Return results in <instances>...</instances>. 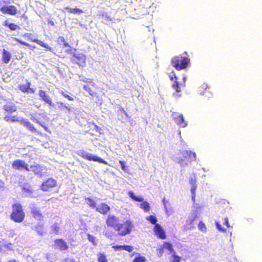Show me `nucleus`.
I'll return each mask as SVG.
<instances>
[{
  "instance_id": "nucleus-26",
  "label": "nucleus",
  "mask_w": 262,
  "mask_h": 262,
  "mask_svg": "<svg viewBox=\"0 0 262 262\" xmlns=\"http://www.w3.org/2000/svg\"><path fill=\"white\" fill-rule=\"evenodd\" d=\"M166 249L170 252H173L172 245L171 243L168 242H164L160 249V252L162 254L163 253V250Z\"/></svg>"
},
{
  "instance_id": "nucleus-53",
  "label": "nucleus",
  "mask_w": 262,
  "mask_h": 262,
  "mask_svg": "<svg viewBox=\"0 0 262 262\" xmlns=\"http://www.w3.org/2000/svg\"><path fill=\"white\" fill-rule=\"evenodd\" d=\"M59 104H60L61 105V108H65L66 109H67L69 111H71V107L69 106H66L62 102H60Z\"/></svg>"
},
{
  "instance_id": "nucleus-64",
  "label": "nucleus",
  "mask_w": 262,
  "mask_h": 262,
  "mask_svg": "<svg viewBox=\"0 0 262 262\" xmlns=\"http://www.w3.org/2000/svg\"><path fill=\"white\" fill-rule=\"evenodd\" d=\"M194 220H195V219H192V221H191V223H192Z\"/></svg>"
},
{
  "instance_id": "nucleus-10",
  "label": "nucleus",
  "mask_w": 262,
  "mask_h": 262,
  "mask_svg": "<svg viewBox=\"0 0 262 262\" xmlns=\"http://www.w3.org/2000/svg\"><path fill=\"white\" fill-rule=\"evenodd\" d=\"M12 167L14 169L20 170L21 169H25L27 171H29L30 169L29 167V165L25 162V161L20 159H16L14 160L12 164Z\"/></svg>"
},
{
  "instance_id": "nucleus-58",
  "label": "nucleus",
  "mask_w": 262,
  "mask_h": 262,
  "mask_svg": "<svg viewBox=\"0 0 262 262\" xmlns=\"http://www.w3.org/2000/svg\"><path fill=\"white\" fill-rule=\"evenodd\" d=\"M4 182L0 180V190L4 188Z\"/></svg>"
},
{
  "instance_id": "nucleus-13",
  "label": "nucleus",
  "mask_w": 262,
  "mask_h": 262,
  "mask_svg": "<svg viewBox=\"0 0 262 262\" xmlns=\"http://www.w3.org/2000/svg\"><path fill=\"white\" fill-rule=\"evenodd\" d=\"M26 81L27 82L26 84H19L18 86V89L24 93H34L35 92V90L31 88V83L27 80Z\"/></svg>"
},
{
  "instance_id": "nucleus-16",
  "label": "nucleus",
  "mask_w": 262,
  "mask_h": 262,
  "mask_svg": "<svg viewBox=\"0 0 262 262\" xmlns=\"http://www.w3.org/2000/svg\"><path fill=\"white\" fill-rule=\"evenodd\" d=\"M0 11L3 14H9L14 15L17 13V9L15 6H3L0 8Z\"/></svg>"
},
{
  "instance_id": "nucleus-55",
  "label": "nucleus",
  "mask_w": 262,
  "mask_h": 262,
  "mask_svg": "<svg viewBox=\"0 0 262 262\" xmlns=\"http://www.w3.org/2000/svg\"><path fill=\"white\" fill-rule=\"evenodd\" d=\"M35 122L39 124L40 126H41L46 130H48V128L45 125H43L40 122H39L38 120H36Z\"/></svg>"
},
{
  "instance_id": "nucleus-4",
  "label": "nucleus",
  "mask_w": 262,
  "mask_h": 262,
  "mask_svg": "<svg viewBox=\"0 0 262 262\" xmlns=\"http://www.w3.org/2000/svg\"><path fill=\"white\" fill-rule=\"evenodd\" d=\"M134 226L130 220H126L122 223H119L115 230L117 232L118 234L121 236H124L129 234L132 231Z\"/></svg>"
},
{
  "instance_id": "nucleus-24",
  "label": "nucleus",
  "mask_w": 262,
  "mask_h": 262,
  "mask_svg": "<svg viewBox=\"0 0 262 262\" xmlns=\"http://www.w3.org/2000/svg\"><path fill=\"white\" fill-rule=\"evenodd\" d=\"M31 213L33 217L37 220L41 221L43 219V215L39 210H32Z\"/></svg>"
},
{
  "instance_id": "nucleus-32",
  "label": "nucleus",
  "mask_w": 262,
  "mask_h": 262,
  "mask_svg": "<svg viewBox=\"0 0 262 262\" xmlns=\"http://www.w3.org/2000/svg\"><path fill=\"white\" fill-rule=\"evenodd\" d=\"M98 262H108L106 256L104 253H100L97 254Z\"/></svg>"
},
{
  "instance_id": "nucleus-39",
  "label": "nucleus",
  "mask_w": 262,
  "mask_h": 262,
  "mask_svg": "<svg viewBox=\"0 0 262 262\" xmlns=\"http://www.w3.org/2000/svg\"><path fill=\"white\" fill-rule=\"evenodd\" d=\"M146 258L143 256H138L134 258L132 262H146Z\"/></svg>"
},
{
  "instance_id": "nucleus-49",
  "label": "nucleus",
  "mask_w": 262,
  "mask_h": 262,
  "mask_svg": "<svg viewBox=\"0 0 262 262\" xmlns=\"http://www.w3.org/2000/svg\"><path fill=\"white\" fill-rule=\"evenodd\" d=\"M113 248L115 251L124 250V245H120V246L115 245V246H113Z\"/></svg>"
},
{
  "instance_id": "nucleus-28",
  "label": "nucleus",
  "mask_w": 262,
  "mask_h": 262,
  "mask_svg": "<svg viewBox=\"0 0 262 262\" xmlns=\"http://www.w3.org/2000/svg\"><path fill=\"white\" fill-rule=\"evenodd\" d=\"M64 9L68 10L70 13L81 14L83 12L81 9L77 8H71L69 7H66Z\"/></svg>"
},
{
  "instance_id": "nucleus-47",
  "label": "nucleus",
  "mask_w": 262,
  "mask_h": 262,
  "mask_svg": "<svg viewBox=\"0 0 262 262\" xmlns=\"http://www.w3.org/2000/svg\"><path fill=\"white\" fill-rule=\"evenodd\" d=\"M60 94L65 98H67L70 101H73L74 98L70 96L69 95L65 93L63 91H61L60 92Z\"/></svg>"
},
{
  "instance_id": "nucleus-42",
  "label": "nucleus",
  "mask_w": 262,
  "mask_h": 262,
  "mask_svg": "<svg viewBox=\"0 0 262 262\" xmlns=\"http://www.w3.org/2000/svg\"><path fill=\"white\" fill-rule=\"evenodd\" d=\"M58 41L61 42L64 47L69 46V43L66 41L65 38L63 36H59L58 38Z\"/></svg>"
},
{
  "instance_id": "nucleus-52",
  "label": "nucleus",
  "mask_w": 262,
  "mask_h": 262,
  "mask_svg": "<svg viewBox=\"0 0 262 262\" xmlns=\"http://www.w3.org/2000/svg\"><path fill=\"white\" fill-rule=\"evenodd\" d=\"M169 78L172 81H174L175 80H178V78L176 76V74L174 72H172L171 73V74L169 75Z\"/></svg>"
},
{
  "instance_id": "nucleus-43",
  "label": "nucleus",
  "mask_w": 262,
  "mask_h": 262,
  "mask_svg": "<svg viewBox=\"0 0 262 262\" xmlns=\"http://www.w3.org/2000/svg\"><path fill=\"white\" fill-rule=\"evenodd\" d=\"M87 236L89 241L92 243L94 245L96 246L97 245L96 243V237L90 234H88Z\"/></svg>"
},
{
  "instance_id": "nucleus-2",
  "label": "nucleus",
  "mask_w": 262,
  "mask_h": 262,
  "mask_svg": "<svg viewBox=\"0 0 262 262\" xmlns=\"http://www.w3.org/2000/svg\"><path fill=\"white\" fill-rule=\"evenodd\" d=\"M12 211L10 215V219L15 223L22 222L25 217L22 205L19 203H15L12 206Z\"/></svg>"
},
{
  "instance_id": "nucleus-15",
  "label": "nucleus",
  "mask_w": 262,
  "mask_h": 262,
  "mask_svg": "<svg viewBox=\"0 0 262 262\" xmlns=\"http://www.w3.org/2000/svg\"><path fill=\"white\" fill-rule=\"evenodd\" d=\"M207 85L205 83H203L198 88V93L201 95H204L206 93L205 97L207 99L209 100L213 97L212 93L208 91H207Z\"/></svg>"
},
{
  "instance_id": "nucleus-45",
  "label": "nucleus",
  "mask_w": 262,
  "mask_h": 262,
  "mask_svg": "<svg viewBox=\"0 0 262 262\" xmlns=\"http://www.w3.org/2000/svg\"><path fill=\"white\" fill-rule=\"evenodd\" d=\"M172 259L170 262H180L181 261V257L175 253L172 255Z\"/></svg>"
},
{
  "instance_id": "nucleus-36",
  "label": "nucleus",
  "mask_w": 262,
  "mask_h": 262,
  "mask_svg": "<svg viewBox=\"0 0 262 262\" xmlns=\"http://www.w3.org/2000/svg\"><path fill=\"white\" fill-rule=\"evenodd\" d=\"M198 229L203 232H206L207 228L205 224L203 221H200L198 224Z\"/></svg>"
},
{
  "instance_id": "nucleus-48",
  "label": "nucleus",
  "mask_w": 262,
  "mask_h": 262,
  "mask_svg": "<svg viewBox=\"0 0 262 262\" xmlns=\"http://www.w3.org/2000/svg\"><path fill=\"white\" fill-rule=\"evenodd\" d=\"M196 178L195 176L193 177H191L189 179V183L191 186L196 185Z\"/></svg>"
},
{
  "instance_id": "nucleus-40",
  "label": "nucleus",
  "mask_w": 262,
  "mask_h": 262,
  "mask_svg": "<svg viewBox=\"0 0 262 262\" xmlns=\"http://www.w3.org/2000/svg\"><path fill=\"white\" fill-rule=\"evenodd\" d=\"M83 89L84 90L88 91L89 94L91 96H94L96 94L95 91H94L92 88L89 85H84Z\"/></svg>"
},
{
  "instance_id": "nucleus-22",
  "label": "nucleus",
  "mask_w": 262,
  "mask_h": 262,
  "mask_svg": "<svg viewBox=\"0 0 262 262\" xmlns=\"http://www.w3.org/2000/svg\"><path fill=\"white\" fill-rule=\"evenodd\" d=\"M11 59V53L9 51L4 49L2 51V60L3 62L7 64L9 62Z\"/></svg>"
},
{
  "instance_id": "nucleus-57",
  "label": "nucleus",
  "mask_w": 262,
  "mask_h": 262,
  "mask_svg": "<svg viewBox=\"0 0 262 262\" xmlns=\"http://www.w3.org/2000/svg\"><path fill=\"white\" fill-rule=\"evenodd\" d=\"M94 127L95 129L98 132H100L101 130V128L95 124H94Z\"/></svg>"
},
{
  "instance_id": "nucleus-56",
  "label": "nucleus",
  "mask_w": 262,
  "mask_h": 262,
  "mask_svg": "<svg viewBox=\"0 0 262 262\" xmlns=\"http://www.w3.org/2000/svg\"><path fill=\"white\" fill-rule=\"evenodd\" d=\"M224 224L228 228H230L231 227L229 224L228 219L227 217L225 219Z\"/></svg>"
},
{
  "instance_id": "nucleus-5",
  "label": "nucleus",
  "mask_w": 262,
  "mask_h": 262,
  "mask_svg": "<svg viewBox=\"0 0 262 262\" xmlns=\"http://www.w3.org/2000/svg\"><path fill=\"white\" fill-rule=\"evenodd\" d=\"M40 189L43 192H50L54 189L55 193L58 192L57 182L53 178H49L42 182L39 187Z\"/></svg>"
},
{
  "instance_id": "nucleus-9",
  "label": "nucleus",
  "mask_w": 262,
  "mask_h": 262,
  "mask_svg": "<svg viewBox=\"0 0 262 262\" xmlns=\"http://www.w3.org/2000/svg\"><path fill=\"white\" fill-rule=\"evenodd\" d=\"M80 156L82 158L86 159L89 161L98 162L100 163H103L105 165L108 164L107 162L104 160L103 159H102V158L97 156L93 155L90 153H88L85 151L82 152Z\"/></svg>"
},
{
  "instance_id": "nucleus-18",
  "label": "nucleus",
  "mask_w": 262,
  "mask_h": 262,
  "mask_svg": "<svg viewBox=\"0 0 262 262\" xmlns=\"http://www.w3.org/2000/svg\"><path fill=\"white\" fill-rule=\"evenodd\" d=\"M154 232L158 238L162 239H164L166 238V236L165 232L160 225H155L154 227Z\"/></svg>"
},
{
  "instance_id": "nucleus-14",
  "label": "nucleus",
  "mask_w": 262,
  "mask_h": 262,
  "mask_svg": "<svg viewBox=\"0 0 262 262\" xmlns=\"http://www.w3.org/2000/svg\"><path fill=\"white\" fill-rule=\"evenodd\" d=\"M39 96L40 99L43 101L45 103L48 104L50 106H54V104L50 96L45 91L39 90Z\"/></svg>"
},
{
  "instance_id": "nucleus-19",
  "label": "nucleus",
  "mask_w": 262,
  "mask_h": 262,
  "mask_svg": "<svg viewBox=\"0 0 262 262\" xmlns=\"http://www.w3.org/2000/svg\"><path fill=\"white\" fill-rule=\"evenodd\" d=\"M110 209V207L105 203H101L98 207L96 208V211L103 215L106 214Z\"/></svg>"
},
{
  "instance_id": "nucleus-6",
  "label": "nucleus",
  "mask_w": 262,
  "mask_h": 262,
  "mask_svg": "<svg viewBox=\"0 0 262 262\" xmlns=\"http://www.w3.org/2000/svg\"><path fill=\"white\" fill-rule=\"evenodd\" d=\"M181 157L178 158V162L181 166L188 165L196 159V154L190 150H185L180 152Z\"/></svg>"
},
{
  "instance_id": "nucleus-20",
  "label": "nucleus",
  "mask_w": 262,
  "mask_h": 262,
  "mask_svg": "<svg viewBox=\"0 0 262 262\" xmlns=\"http://www.w3.org/2000/svg\"><path fill=\"white\" fill-rule=\"evenodd\" d=\"M185 86V82L184 81L182 82L178 81L177 80L173 81L172 84V88L175 90L176 93H180L181 92L182 89L184 88Z\"/></svg>"
},
{
  "instance_id": "nucleus-3",
  "label": "nucleus",
  "mask_w": 262,
  "mask_h": 262,
  "mask_svg": "<svg viewBox=\"0 0 262 262\" xmlns=\"http://www.w3.org/2000/svg\"><path fill=\"white\" fill-rule=\"evenodd\" d=\"M5 116L4 120L7 122H19L20 121V117L16 115L12 116L11 114L17 111V107L14 104H5L3 106Z\"/></svg>"
},
{
  "instance_id": "nucleus-50",
  "label": "nucleus",
  "mask_w": 262,
  "mask_h": 262,
  "mask_svg": "<svg viewBox=\"0 0 262 262\" xmlns=\"http://www.w3.org/2000/svg\"><path fill=\"white\" fill-rule=\"evenodd\" d=\"M14 40L16 41L17 42L22 44V45H24L25 46H28V47H30V44L26 42H25V41H23V40L19 39V38H13Z\"/></svg>"
},
{
  "instance_id": "nucleus-11",
  "label": "nucleus",
  "mask_w": 262,
  "mask_h": 262,
  "mask_svg": "<svg viewBox=\"0 0 262 262\" xmlns=\"http://www.w3.org/2000/svg\"><path fill=\"white\" fill-rule=\"evenodd\" d=\"M53 247L55 249L60 251H67L69 248L67 243L62 238L55 239Z\"/></svg>"
},
{
  "instance_id": "nucleus-29",
  "label": "nucleus",
  "mask_w": 262,
  "mask_h": 262,
  "mask_svg": "<svg viewBox=\"0 0 262 262\" xmlns=\"http://www.w3.org/2000/svg\"><path fill=\"white\" fill-rule=\"evenodd\" d=\"M85 201L87 205L92 209H95L97 208L96 207V202L92 199L90 198H85Z\"/></svg>"
},
{
  "instance_id": "nucleus-21",
  "label": "nucleus",
  "mask_w": 262,
  "mask_h": 262,
  "mask_svg": "<svg viewBox=\"0 0 262 262\" xmlns=\"http://www.w3.org/2000/svg\"><path fill=\"white\" fill-rule=\"evenodd\" d=\"M19 122L24 126L26 127L32 133H36L37 130L34 127V125L28 120L20 119V121Z\"/></svg>"
},
{
  "instance_id": "nucleus-23",
  "label": "nucleus",
  "mask_w": 262,
  "mask_h": 262,
  "mask_svg": "<svg viewBox=\"0 0 262 262\" xmlns=\"http://www.w3.org/2000/svg\"><path fill=\"white\" fill-rule=\"evenodd\" d=\"M33 229L40 235H43L45 233V229L43 223H39L35 225Z\"/></svg>"
},
{
  "instance_id": "nucleus-63",
  "label": "nucleus",
  "mask_w": 262,
  "mask_h": 262,
  "mask_svg": "<svg viewBox=\"0 0 262 262\" xmlns=\"http://www.w3.org/2000/svg\"><path fill=\"white\" fill-rule=\"evenodd\" d=\"M184 54L187 55V52L185 51L183 53Z\"/></svg>"
},
{
  "instance_id": "nucleus-62",
  "label": "nucleus",
  "mask_w": 262,
  "mask_h": 262,
  "mask_svg": "<svg viewBox=\"0 0 262 262\" xmlns=\"http://www.w3.org/2000/svg\"><path fill=\"white\" fill-rule=\"evenodd\" d=\"M2 246L0 245V252L2 251Z\"/></svg>"
},
{
  "instance_id": "nucleus-31",
  "label": "nucleus",
  "mask_w": 262,
  "mask_h": 262,
  "mask_svg": "<svg viewBox=\"0 0 262 262\" xmlns=\"http://www.w3.org/2000/svg\"><path fill=\"white\" fill-rule=\"evenodd\" d=\"M59 57H64V54L63 50L61 49L60 46H57L55 48V53Z\"/></svg>"
},
{
  "instance_id": "nucleus-8",
  "label": "nucleus",
  "mask_w": 262,
  "mask_h": 262,
  "mask_svg": "<svg viewBox=\"0 0 262 262\" xmlns=\"http://www.w3.org/2000/svg\"><path fill=\"white\" fill-rule=\"evenodd\" d=\"M128 196L134 201H135L138 202H142L140 205V207L142 208L145 212H147L149 211L150 209V206L149 204L147 202H143V198L142 197L136 196L133 191H130L128 192Z\"/></svg>"
},
{
  "instance_id": "nucleus-41",
  "label": "nucleus",
  "mask_w": 262,
  "mask_h": 262,
  "mask_svg": "<svg viewBox=\"0 0 262 262\" xmlns=\"http://www.w3.org/2000/svg\"><path fill=\"white\" fill-rule=\"evenodd\" d=\"M146 220L150 222L152 224H157V219L155 215H149L146 217Z\"/></svg>"
},
{
  "instance_id": "nucleus-33",
  "label": "nucleus",
  "mask_w": 262,
  "mask_h": 262,
  "mask_svg": "<svg viewBox=\"0 0 262 262\" xmlns=\"http://www.w3.org/2000/svg\"><path fill=\"white\" fill-rule=\"evenodd\" d=\"M30 168L35 174H39L41 171V167L39 165H32Z\"/></svg>"
},
{
  "instance_id": "nucleus-46",
  "label": "nucleus",
  "mask_w": 262,
  "mask_h": 262,
  "mask_svg": "<svg viewBox=\"0 0 262 262\" xmlns=\"http://www.w3.org/2000/svg\"><path fill=\"white\" fill-rule=\"evenodd\" d=\"M197 188V185H193L191 186V193L192 195V198L193 199H194L195 197V190Z\"/></svg>"
},
{
  "instance_id": "nucleus-54",
  "label": "nucleus",
  "mask_w": 262,
  "mask_h": 262,
  "mask_svg": "<svg viewBox=\"0 0 262 262\" xmlns=\"http://www.w3.org/2000/svg\"><path fill=\"white\" fill-rule=\"evenodd\" d=\"M63 262H77L75 259L74 258H66L63 260Z\"/></svg>"
},
{
  "instance_id": "nucleus-61",
  "label": "nucleus",
  "mask_w": 262,
  "mask_h": 262,
  "mask_svg": "<svg viewBox=\"0 0 262 262\" xmlns=\"http://www.w3.org/2000/svg\"><path fill=\"white\" fill-rule=\"evenodd\" d=\"M7 262H18V261H17L15 259H12V260H9Z\"/></svg>"
},
{
  "instance_id": "nucleus-60",
  "label": "nucleus",
  "mask_w": 262,
  "mask_h": 262,
  "mask_svg": "<svg viewBox=\"0 0 262 262\" xmlns=\"http://www.w3.org/2000/svg\"><path fill=\"white\" fill-rule=\"evenodd\" d=\"M48 24L50 25L51 26H54V23L52 20H49L48 21Z\"/></svg>"
},
{
  "instance_id": "nucleus-35",
  "label": "nucleus",
  "mask_w": 262,
  "mask_h": 262,
  "mask_svg": "<svg viewBox=\"0 0 262 262\" xmlns=\"http://www.w3.org/2000/svg\"><path fill=\"white\" fill-rule=\"evenodd\" d=\"M119 163L120 164V165L121 166L122 170H123L125 172L128 173L129 169L128 168V166H126V162L122 161V160H120V161H119Z\"/></svg>"
},
{
  "instance_id": "nucleus-25",
  "label": "nucleus",
  "mask_w": 262,
  "mask_h": 262,
  "mask_svg": "<svg viewBox=\"0 0 262 262\" xmlns=\"http://www.w3.org/2000/svg\"><path fill=\"white\" fill-rule=\"evenodd\" d=\"M99 17L101 18L102 21L104 24H107V23L112 21V19L108 15L107 13L104 12H100L99 15Z\"/></svg>"
},
{
  "instance_id": "nucleus-38",
  "label": "nucleus",
  "mask_w": 262,
  "mask_h": 262,
  "mask_svg": "<svg viewBox=\"0 0 262 262\" xmlns=\"http://www.w3.org/2000/svg\"><path fill=\"white\" fill-rule=\"evenodd\" d=\"M66 47L68 48V49L66 50V53L69 54H71V55L75 53V52L77 51V49L76 48H73L69 44V46H67Z\"/></svg>"
},
{
  "instance_id": "nucleus-44",
  "label": "nucleus",
  "mask_w": 262,
  "mask_h": 262,
  "mask_svg": "<svg viewBox=\"0 0 262 262\" xmlns=\"http://www.w3.org/2000/svg\"><path fill=\"white\" fill-rule=\"evenodd\" d=\"M215 225H216L217 229L219 231H220L222 232H225L226 231V229L222 227V226H221V225L220 224L219 222H217V221L215 222Z\"/></svg>"
},
{
  "instance_id": "nucleus-17",
  "label": "nucleus",
  "mask_w": 262,
  "mask_h": 262,
  "mask_svg": "<svg viewBox=\"0 0 262 262\" xmlns=\"http://www.w3.org/2000/svg\"><path fill=\"white\" fill-rule=\"evenodd\" d=\"M173 119L174 122L179 125L182 127H186L187 125V123L184 121L183 115L179 114L176 113L173 114Z\"/></svg>"
},
{
  "instance_id": "nucleus-1",
  "label": "nucleus",
  "mask_w": 262,
  "mask_h": 262,
  "mask_svg": "<svg viewBox=\"0 0 262 262\" xmlns=\"http://www.w3.org/2000/svg\"><path fill=\"white\" fill-rule=\"evenodd\" d=\"M171 65L178 71L186 69L190 63L188 57L178 55L173 57L171 60Z\"/></svg>"
},
{
  "instance_id": "nucleus-7",
  "label": "nucleus",
  "mask_w": 262,
  "mask_h": 262,
  "mask_svg": "<svg viewBox=\"0 0 262 262\" xmlns=\"http://www.w3.org/2000/svg\"><path fill=\"white\" fill-rule=\"evenodd\" d=\"M86 56L82 53H74L70 57V61L79 67H84L86 64Z\"/></svg>"
},
{
  "instance_id": "nucleus-51",
  "label": "nucleus",
  "mask_w": 262,
  "mask_h": 262,
  "mask_svg": "<svg viewBox=\"0 0 262 262\" xmlns=\"http://www.w3.org/2000/svg\"><path fill=\"white\" fill-rule=\"evenodd\" d=\"M133 250V247L129 245H124V250H125L128 252H131Z\"/></svg>"
},
{
  "instance_id": "nucleus-37",
  "label": "nucleus",
  "mask_w": 262,
  "mask_h": 262,
  "mask_svg": "<svg viewBox=\"0 0 262 262\" xmlns=\"http://www.w3.org/2000/svg\"><path fill=\"white\" fill-rule=\"evenodd\" d=\"M66 47L68 48V49L66 50V53L69 54H71V55L75 53V52L77 51V49L76 48H73L69 44V46H67Z\"/></svg>"
},
{
  "instance_id": "nucleus-12",
  "label": "nucleus",
  "mask_w": 262,
  "mask_h": 262,
  "mask_svg": "<svg viewBox=\"0 0 262 262\" xmlns=\"http://www.w3.org/2000/svg\"><path fill=\"white\" fill-rule=\"evenodd\" d=\"M119 223V219L114 215H108L105 220V224L108 227L116 229Z\"/></svg>"
},
{
  "instance_id": "nucleus-34",
  "label": "nucleus",
  "mask_w": 262,
  "mask_h": 262,
  "mask_svg": "<svg viewBox=\"0 0 262 262\" xmlns=\"http://www.w3.org/2000/svg\"><path fill=\"white\" fill-rule=\"evenodd\" d=\"M51 229L53 233L55 234H59L60 231V227L58 223H55L51 226Z\"/></svg>"
},
{
  "instance_id": "nucleus-27",
  "label": "nucleus",
  "mask_w": 262,
  "mask_h": 262,
  "mask_svg": "<svg viewBox=\"0 0 262 262\" xmlns=\"http://www.w3.org/2000/svg\"><path fill=\"white\" fill-rule=\"evenodd\" d=\"M4 26L8 27L11 30L15 31L17 29H20V27L14 23H9L7 20H5Z\"/></svg>"
},
{
  "instance_id": "nucleus-30",
  "label": "nucleus",
  "mask_w": 262,
  "mask_h": 262,
  "mask_svg": "<svg viewBox=\"0 0 262 262\" xmlns=\"http://www.w3.org/2000/svg\"><path fill=\"white\" fill-rule=\"evenodd\" d=\"M32 41L37 43L38 45H40V46L44 47L50 51L51 50V48L49 46V45L47 43H46L42 41L41 40L38 39H35L34 40H32Z\"/></svg>"
},
{
  "instance_id": "nucleus-59",
  "label": "nucleus",
  "mask_w": 262,
  "mask_h": 262,
  "mask_svg": "<svg viewBox=\"0 0 262 262\" xmlns=\"http://www.w3.org/2000/svg\"><path fill=\"white\" fill-rule=\"evenodd\" d=\"M120 110L121 112L122 113H123V114H124L125 115L127 116V112L125 111V110H124L123 108L121 107V108H120Z\"/></svg>"
}]
</instances>
